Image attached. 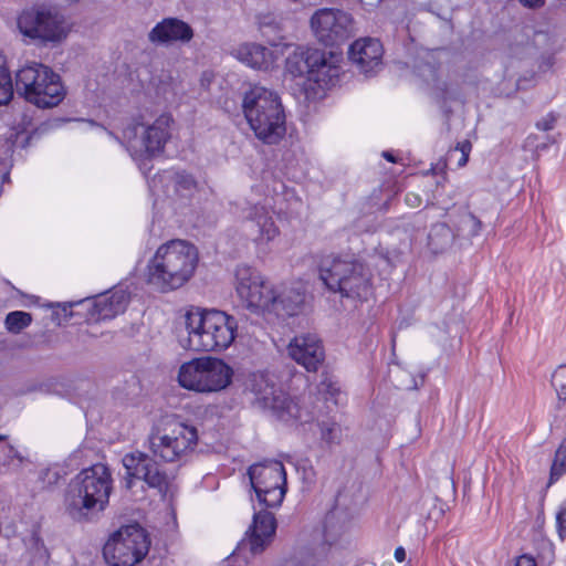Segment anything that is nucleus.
Here are the masks:
<instances>
[{"label": "nucleus", "instance_id": "obj_23", "mask_svg": "<svg viewBox=\"0 0 566 566\" xmlns=\"http://www.w3.org/2000/svg\"><path fill=\"white\" fill-rule=\"evenodd\" d=\"M322 62L316 63V65L312 69L310 75V82L316 83L321 88H326L335 85L339 76V67L338 56H333L329 53V56L326 55L324 51H322Z\"/></svg>", "mask_w": 566, "mask_h": 566}, {"label": "nucleus", "instance_id": "obj_16", "mask_svg": "<svg viewBox=\"0 0 566 566\" xmlns=\"http://www.w3.org/2000/svg\"><path fill=\"white\" fill-rule=\"evenodd\" d=\"M287 353L293 360L307 371H317L325 359L322 340L315 334L295 336L287 346Z\"/></svg>", "mask_w": 566, "mask_h": 566}, {"label": "nucleus", "instance_id": "obj_9", "mask_svg": "<svg viewBox=\"0 0 566 566\" xmlns=\"http://www.w3.org/2000/svg\"><path fill=\"white\" fill-rule=\"evenodd\" d=\"M15 92L39 108L57 106L66 95L61 77L51 67L32 62L15 73Z\"/></svg>", "mask_w": 566, "mask_h": 566}, {"label": "nucleus", "instance_id": "obj_26", "mask_svg": "<svg viewBox=\"0 0 566 566\" xmlns=\"http://www.w3.org/2000/svg\"><path fill=\"white\" fill-rule=\"evenodd\" d=\"M14 91L15 87L7 67L6 57L0 55V105L9 103L13 97Z\"/></svg>", "mask_w": 566, "mask_h": 566}, {"label": "nucleus", "instance_id": "obj_20", "mask_svg": "<svg viewBox=\"0 0 566 566\" xmlns=\"http://www.w3.org/2000/svg\"><path fill=\"white\" fill-rule=\"evenodd\" d=\"M245 218L255 228L254 241L262 243L273 240L279 229L275 227L272 217L264 206L253 205L247 209Z\"/></svg>", "mask_w": 566, "mask_h": 566}, {"label": "nucleus", "instance_id": "obj_5", "mask_svg": "<svg viewBox=\"0 0 566 566\" xmlns=\"http://www.w3.org/2000/svg\"><path fill=\"white\" fill-rule=\"evenodd\" d=\"M186 336L179 343L193 352H222L235 339L237 319L219 310L191 306L182 316Z\"/></svg>", "mask_w": 566, "mask_h": 566}, {"label": "nucleus", "instance_id": "obj_3", "mask_svg": "<svg viewBox=\"0 0 566 566\" xmlns=\"http://www.w3.org/2000/svg\"><path fill=\"white\" fill-rule=\"evenodd\" d=\"M234 275L237 294L252 313L270 314L281 319L303 313L306 292L301 284H272L247 264L238 265Z\"/></svg>", "mask_w": 566, "mask_h": 566}, {"label": "nucleus", "instance_id": "obj_10", "mask_svg": "<svg viewBox=\"0 0 566 566\" xmlns=\"http://www.w3.org/2000/svg\"><path fill=\"white\" fill-rule=\"evenodd\" d=\"M17 27L31 43L43 46L61 43L70 31L65 17L56 8L43 4L22 10Z\"/></svg>", "mask_w": 566, "mask_h": 566}, {"label": "nucleus", "instance_id": "obj_6", "mask_svg": "<svg viewBox=\"0 0 566 566\" xmlns=\"http://www.w3.org/2000/svg\"><path fill=\"white\" fill-rule=\"evenodd\" d=\"M242 112L255 137L266 145L279 144L286 134V116L276 91L253 85L244 92Z\"/></svg>", "mask_w": 566, "mask_h": 566}, {"label": "nucleus", "instance_id": "obj_44", "mask_svg": "<svg viewBox=\"0 0 566 566\" xmlns=\"http://www.w3.org/2000/svg\"><path fill=\"white\" fill-rule=\"evenodd\" d=\"M468 159H469V155L468 153H464L463 155H461V158L459 159V166H464L467 163H468Z\"/></svg>", "mask_w": 566, "mask_h": 566}, {"label": "nucleus", "instance_id": "obj_33", "mask_svg": "<svg viewBox=\"0 0 566 566\" xmlns=\"http://www.w3.org/2000/svg\"><path fill=\"white\" fill-rule=\"evenodd\" d=\"M556 525L559 537L564 539L566 535V500L562 503L556 514Z\"/></svg>", "mask_w": 566, "mask_h": 566}, {"label": "nucleus", "instance_id": "obj_45", "mask_svg": "<svg viewBox=\"0 0 566 566\" xmlns=\"http://www.w3.org/2000/svg\"><path fill=\"white\" fill-rule=\"evenodd\" d=\"M284 566H302L300 564H296L294 562L286 563Z\"/></svg>", "mask_w": 566, "mask_h": 566}, {"label": "nucleus", "instance_id": "obj_27", "mask_svg": "<svg viewBox=\"0 0 566 566\" xmlns=\"http://www.w3.org/2000/svg\"><path fill=\"white\" fill-rule=\"evenodd\" d=\"M32 323V315L23 311H13L7 314L4 326L11 334H19Z\"/></svg>", "mask_w": 566, "mask_h": 566}, {"label": "nucleus", "instance_id": "obj_7", "mask_svg": "<svg viewBox=\"0 0 566 566\" xmlns=\"http://www.w3.org/2000/svg\"><path fill=\"white\" fill-rule=\"evenodd\" d=\"M198 264V251L184 240L161 244L148 263L147 281L167 292L181 287L192 276Z\"/></svg>", "mask_w": 566, "mask_h": 566}, {"label": "nucleus", "instance_id": "obj_25", "mask_svg": "<svg viewBox=\"0 0 566 566\" xmlns=\"http://www.w3.org/2000/svg\"><path fill=\"white\" fill-rule=\"evenodd\" d=\"M481 221L470 211H462L458 216L455 223V237L470 239L479 234L481 230Z\"/></svg>", "mask_w": 566, "mask_h": 566}, {"label": "nucleus", "instance_id": "obj_24", "mask_svg": "<svg viewBox=\"0 0 566 566\" xmlns=\"http://www.w3.org/2000/svg\"><path fill=\"white\" fill-rule=\"evenodd\" d=\"M454 238V231L447 223H436L429 232L428 244L433 253H441L452 245Z\"/></svg>", "mask_w": 566, "mask_h": 566}, {"label": "nucleus", "instance_id": "obj_19", "mask_svg": "<svg viewBox=\"0 0 566 566\" xmlns=\"http://www.w3.org/2000/svg\"><path fill=\"white\" fill-rule=\"evenodd\" d=\"M129 302V294L123 290L98 295L93 305L92 316L96 321L112 319L125 312Z\"/></svg>", "mask_w": 566, "mask_h": 566}, {"label": "nucleus", "instance_id": "obj_29", "mask_svg": "<svg viewBox=\"0 0 566 566\" xmlns=\"http://www.w3.org/2000/svg\"><path fill=\"white\" fill-rule=\"evenodd\" d=\"M321 437L328 444H337L340 442L342 428L340 426L332 420L322 421L319 423Z\"/></svg>", "mask_w": 566, "mask_h": 566}, {"label": "nucleus", "instance_id": "obj_31", "mask_svg": "<svg viewBox=\"0 0 566 566\" xmlns=\"http://www.w3.org/2000/svg\"><path fill=\"white\" fill-rule=\"evenodd\" d=\"M552 385L559 400H566V365L559 366L552 376Z\"/></svg>", "mask_w": 566, "mask_h": 566}, {"label": "nucleus", "instance_id": "obj_30", "mask_svg": "<svg viewBox=\"0 0 566 566\" xmlns=\"http://www.w3.org/2000/svg\"><path fill=\"white\" fill-rule=\"evenodd\" d=\"M564 473H566V442L562 443L555 453L551 469V483L558 480Z\"/></svg>", "mask_w": 566, "mask_h": 566}, {"label": "nucleus", "instance_id": "obj_42", "mask_svg": "<svg viewBox=\"0 0 566 566\" xmlns=\"http://www.w3.org/2000/svg\"><path fill=\"white\" fill-rule=\"evenodd\" d=\"M321 385H322L323 387H325V389H326L327 391H329L332 395H334L335 392H337V391H338V388H336L332 382H329L328 385H326V382H325V381H323Z\"/></svg>", "mask_w": 566, "mask_h": 566}, {"label": "nucleus", "instance_id": "obj_12", "mask_svg": "<svg viewBox=\"0 0 566 566\" xmlns=\"http://www.w3.org/2000/svg\"><path fill=\"white\" fill-rule=\"evenodd\" d=\"M172 117L161 114L153 123L133 118L123 127L122 138L108 132L120 144L135 151H145L148 156L160 154L170 138Z\"/></svg>", "mask_w": 566, "mask_h": 566}, {"label": "nucleus", "instance_id": "obj_41", "mask_svg": "<svg viewBox=\"0 0 566 566\" xmlns=\"http://www.w3.org/2000/svg\"><path fill=\"white\" fill-rule=\"evenodd\" d=\"M455 150H460L461 151V155H463L464 153H470L471 150V144L469 142H464L462 144H459L455 148Z\"/></svg>", "mask_w": 566, "mask_h": 566}, {"label": "nucleus", "instance_id": "obj_14", "mask_svg": "<svg viewBox=\"0 0 566 566\" xmlns=\"http://www.w3.org/2000/svg\"><path fill=\"white\" fill-rule=\"evenodd\" d=\"M149 546L150 541L143 527L126 525L108 538L103 555L109 566H134L146 556Z\"/></svg>", "mask_w": 566, "mask_h": 566}, {"label": "nucleus", "instance_id": "obj_21", "mask_svg": "<svg viewBox=\"0 0 566 566\" xmlns=\"http://www.w3.org/2000/svg\"><path fill=\"white\" fill-rule=\"evenodd\" d=\"M322 61L321 50L307 49L290 54L286 59L285 67L294 77H306L310 81L312 69Z\"/></svg>", "mask_w": 566, "mask_h": 566}, {"label": "nucleus", "instance_id": "obj_36", "mask_svg": "<svg viewBox=\"0 0 566 566\" xmlns=\"http://www.w3.org/2000/svg\"><path fill=\"white\" fill-rule=\"evenodd\" d=\"M548 40H549V36L546 32L538 31V32L534 33L533 43L537 48L543 46L546 42H548Z\"/></svg>", "mask_w": 566, "mask_h": 566}, {"label": "nucleus", "instance_id": "obj_28", "mask_svg": "<svg viewBox=\"0 0 566 566\" xmlns=\"http://www.w3.org/2000/svg\"><path fill=\"white\" fill-rule=\"evenodd\" d=\"M176 192L180 196H189L197 189V181L192 175L177 171L171 177Z\"/></svg>", "mask_w": 566, "mask_h": 566}, {"label": "nucleus", "instance_id": "obj_46", "mask_svg": "<svg viewBox=\"0 0 566 566\" xmlns=\"http://www.w3.org/2000/svg\"><path fill=\"white\" fill-rule=\"evenodd\" d=\"M6 439H7V436H4V434H0V442H1V441H4Z\"/></svg>", "mask_w": 566, "mask_h": 566}, {"label": "nucleus", "instance_id": "obj_37", "mask_svg": "<svg viewBox=\"0 0 566 566\" xmlns=\"http://www.w3.org/2000/svg\"><path fill=\"white\" fill-rule=\"evenodd\" d=\"M515 566H536V562L532 556L522 555L516 559Z\"/></svg>", "mask_w": 566, "mask_h": 566}, {"label": "nucleus", "instance_id": "obj_17", "mask_svg": "<svg viewBox=\"0 0 566 566\" xmlns=\"http://www.w3.org/2000/svg\"><path fill=\"white\" fill-rule=\"evenodd\" d=\"M382 45L377 39L364 38L356 40L348 50V57L359 72L365 75L375 74L381 66Z\"/></svg>", "mask_w": 566, "mask_h": 566}, {"label": "nucleus", "instance_id": "obj_11", "mask_svg": "<svg viewBox=\"0 0 566 566\" xmlns=\"http://www.w3.org/2000/svg\"><path fill=\"white\" fill-rule=\"evenodd\" d=\"M233 369L222 359L200 357L184 363L178 373L179 385L201 394L218 392L232 381Z\"/></svg>", "mask_w": 566, "mask_h": 566}, {"label": "nucleus", "instance_id": "obj_1", "mask_svg": "<svg viewBox=\"0 0 566 566\" xmlns=\"http://www.w3.org/2000/svg\"><path fill=\"white\" fill-rule=\"evenodd\" d=\"M148 442L151 455L135 451L123 457L125 486L132 489L134 480H140L165 497L170 492L174 475L164 470L155 458L167 463L184 460L195 450L198 431L175 416H166L151 429Z\"/></svg>", "mask_w": 566, "mask_h": 566}, {"label": "nucleus", "instance_id": "obj_22", "mask_svg": "<svg viewBox=\"0 0 566 566\" xmlns=\"http://www.w3.org/2000/svg\"><path fill=\"white\" fill-rule=\"evenodd\" d=\"M234 55L244 64L256 70H268L273 64V52L258 43H243Z\"/></svg>", "mask_w": 566, "mask_h": 566}, {"label": "nucleus", "instance_id": "obj_18", "mask_svg": "<svg viewBox=\"0 0 566 566\" xmlns=\"http://www.w3.org/2000/svg\"><path fill=\"white\" fill-rule=\"evenodd\" d=\"M192 38L193 29L187 22L177 18L164 19L148 34L149 41L155 44L187 43Z\"/></svg>", "mask_w": 566, "mask_h": 566}, {"label": "nucleus", "instance_id": "obj_39", "mask_svg": "<svg viewBox=\"0 0 566 566\" xmlns=\"http://www.w3.org/2000/svg\"><path fill=\"white\" fill-rule=\"evenodd\" d=\"M523 6L528 8H538L544 4V0H518Z\"/></svg>", "mask_w": 566, "mask_h": 566}, {"label": "nucleus", "instance_id": "obj_35", "mask_svg": "<svg viewBox=\"0 0 566 566\" xmlns=\"http://www.w3.org/2000/svg\"><path fill=\"white\" fill-rule=\"evenodd\" d=\"M405 202L407 203V206H409L411 208H417L421 205L422 199L417 193L408 192L405 197Z\"/></svg>", "mask_w": 566, "mask_h": 566}, {"label": "nucleus", "instance_id": "obj_13", "mask_svg": "<svg viewBox=\"0 0 566 566\" xmlns=\"http://www.w3.org/2000/svg\"><path fill=\"white\" fill-rule=\"evenodd\" d=\"M247 388L254 396V405L270 410L277 419L290 421L301 418L298 406L277 386L273 375L253 373L248 378Z\"/></svg>", "mask_w": 566, "mask_h": 566}, {"label": "nucleus", "instance_id": "obj_2", "mask_svg": "<svg viewBox=\"0 0 566 566\" xmlns=\"http://www.w3.org/2000/svg\"><path fill=\"white\" fill-rule=\"evenodd\" d=\"M248 474L262 509L254 513L252 525L233 552L235 558H247V552L251 555L260 554L270 545L275 535L276 522L266 509L280 506L286 492V472L280 461L252 464Z\"/></svg>", "mask_w": 566, "mask_h": 566}, {"label": "nucleus", "instance_id": "obj_32", "mask_svg": "<svg viewBox=\"0 0 566 566\" xmlns=\"http://www.w3.org/2000/svg\"><path fill=\"white\" fill-rule=\"evenodd\" d=\"M3 465L19 468L24 461V457L11 444L7 447Z\"/></svg>", "mask_w": 566, "mask_h": 566}, {"label": "nucleus", "instance_id": "obj_40", "mask_svg": "<svg viewBox=\"0 0 566 566\" xmlns=\"http://www.w3.org/2000/svg\"><path fill=\"white\" fill-rule=\"evenodd\" d=\"M395 558L399 563H402L406 559V551L403 547L400 546L395 549Z\"/></svg>", "mask_w": 566, "mask_h": 566}, {"label": "nucleus", "instance_id": "obj_15", "mask_svg": "<svg viewBox=\"0 0 566 566\" xmlns=\"http://www.w3.org/2000/svg\"><path fill=\"white\" fill-rule=\"evenodd\" d=\"M311 28L318 42L326 46H337L353 36L354 20L343 10L323 8L312 15Z\"/></svg>", "mask_w": 566, "mask_h": 566}, {"label": "nucleus", "instance_id": "obj_34", "mask_svg": "<svg viewBox=\"0 0 566 566\" xmlns=\"http://www.w3.org/2000/svg\"><path fill=\"white\" fill-rule=\"evenodd\" d=\"M557 116L554 113L547 114L536 123V127L541 130L547 132L554 128Z\"/></svg>", "mask_w": 566, "mask_h": 566}, {"label": "nucleus", "instance_id": "obj_38", "mask_svg": "<svg viewBox=\"0 0 566 566\" xmlns=\"http://www.w3.org/2000/svg\"><path fill=\"white\" fill-rule=\"evenodd\" d=\"M439 91H440V97L443 99V101H447V99H452L455 97L454 94H450L448 92V88H447V84L446 83H441V85H439L437 87Z\"/></svg>", "mask_w": 566, "mask_h": 566}, {"label": "nucleus", "instance_id": "obj_8", "mask_svg": "<svg viewBox=\"0 0 566 566\" xmlns=\"http://www.w3.org/2000/svg\"><path fill=\"white\" fill-rule=\"evenodd\" d=\"M318 271L326 287L343 297L367 300L371 294V273L360 260L329 254L322 258Z\"/></svg>", "mask_w": 566, "mask_h": 566}, {"label": "nucleus", "instance_id": "obj_43", "mask_svg": "<svg viewBox=\"0 0 566 566\" xmlns=\"http://www.w3.org/2000/svg\"><path fill=\"white\" fill-rule=\"evenodd\" d=\"M382 157L390 163H396V157L390 151H382Z\"/></svg>", "mask_w": 566, "mask_h": 566}, {"label": "nucleus", "instance_id": "obj_4", "mask_svg": "<svg viewBox=\"0 0 566 566\" xmlns=\"http://www.w3.org/2000/svg\"><path fill=\"white\" fill-rule=\"evenodd\" d=\"M112 490L113 479L106 465L98 463L83 469L67 485L65 513L77 523L94 522L107 507Z\"/></svg>", "mask_w": 566, "mask_h": 566}]
</instances>
